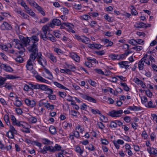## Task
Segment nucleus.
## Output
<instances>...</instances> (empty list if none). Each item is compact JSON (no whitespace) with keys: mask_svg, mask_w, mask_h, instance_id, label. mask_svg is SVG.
<instances>
[{"mask_svg":"<svg viewBox=\"0 0 157 157\" xmlns=\"http://www.w3.org/2000/svg\"><path fill=\"white\" fill-rule=\"evenodd\" d=\"M28 84L30 90H33L34 89H38V84H33L29 82Z\"/></svg>","mask_w":157,"mask_h":157,"instance_id":"nucleus-19","label":"nucleus"},{"mask_svg":"<svg viewBox=\"0 0 157 157\" xmlns=\"http://www.w3.org/2000/svg\"><path fill=\"white\" fill-rule=\"evenodd\" d=\"M58 94L60 97L63 98H64L67 95L66 93L64 92L58 91Z\"/></svg>","mask_w":157,"mask_h":157,"instance_id":"nucleus-52","label":"nucleus"},{"mask_svg":"<svg viewBox=\"0 0 157 157\" xmlns=\"http://www.w3.org/2000/svg\"><path fill=\"white\" fill-rule=\"evenodd\" d=\"M63 25H65V26L67 28V30L68 29H73L74 26L72 24L69 23H64Z\"/></svg>","mask_w":157,"mask_h":157,"instance_id":"nucleus-28","label":"nucleus"},{"mask_svg":"<svg viewBox=\"0 0 157 157\" xmlns=\"http://www.w3.org/2000/svg\"><path fill=\"white\" fill-rule=\"evenodd\" d=\"M47 56L53 62L55 63L56 62V57L52 54L48 53L47 55Z\"/></svg>","mask_w":157,"mask_h":157,"instance_id":"nucleus-21","label":"nucleus"},{"mask_svg":"<svg viewBox=\"0 0 157 157\" xmlns=\"http://www.w3.org/2000/svg\"><path fill=\"white\" fill-rule=\"evenodd\" d=\"M110 127L112 128H116L117 127V124L116 122V120L111 121L110 122Z\"/></svg>","mask_w":157,"mask_h":157,"instance_id":"nucleus-53","label":"nucleus"},{"mask_svg":"<svg viewBox=\"0 0 157 157\" xmlns=\"http://www.w3.org/2000/svg\"><path fill=\"white\" fill-rule=\"evenodd\" d=\"M40 106L44 105V106L47 109H53L54 108L55 105H51L48 102H44L42 100L40 101L39 103Z\"/></svg>","mask_w":157,"mask_h":157,"instance_id":"nucleus-10","label":"nucleus"},{"mask_svg":"<svg viewBox=\"0 0 157 157\" xmlns=\"http://www.w3.org/2000/svg\"><path fill=\"white\" fill-rule=\"evenodd\" d=\"M74 8L77 10H80L82 8V6L81 4H75L73 5Z\"/></svg>","mask_w":157,"mask_h":157,"instance_id":"nucleus-57","label":"nucleus"},{"mask_svg":"<svg viewBox=\"0 0 157 157\" xmlns=\"http://www.w3.org/2000/svg\"><path fill=\"white\" fill-rule=\"evenodd\" d=\"M104 18L108 22H113V19L111 17H110L108 14H106L104 16Z\"/></svg>","mask_w":157,"mask_h":157,"instance_id":"nucleus-36","label":"nucleus"},{"mask_svg":"<svg viewBox=\"0 0 157 157\" xmlns=\"http://www.w3.org/2000/svg\"><path fill=\"white\" fill-rule=\"evenodd\" d=\"M86 149L90 151H94L95 150L94 146L92 144H90L88 146L86 147Z\"/></svg>","mask_w":157,"mask_h":157,"instance_id":"nucleus-31","label":"nucleus"},{"mask_svg":"<svg viewBox=\"0 0 157 157\" xmlns=\"http://www.w3.org/2000/svg\"><path fill=\"white\" fill-rule=\"evenodd\" d=\"M20 38L21 40L17 39L14 40L15 43V47L19 50L18 52L22 56L25 52V49L23 45L25 47H27L32 42V40L31 37H25L23 36H21Z\"/></svg>","mask_w":157,"mask_h":157,"instance_id":"nucleus-1","label":"nucleus"},{"mask_svg":"<svg viewBox=\"0 0 157 157\" xmlns=\"http://www.w3.org/2000/svg\"><path fill=\"white\" fill-rule=\"evenodd\" d=\"M2 69L5 71L8 72H11L13 71V69L7 64L2 63Z\"/></svg>","mask_w":157,"mask_h":157,"instance_id":"nucleus-15","label":"nucleus"},{"mask_svg":"<svg viewBox=\"0 0 157 157\" xmlns=\"http://www.w3.org/2000/svg\"><path fill=\"white\" fill-rule=\"evenodd\" d=\"M101 144L103 145H107L109 144V141L106 139H101Z\"/></svg>","mask_w":157,"mask_h":157,"instance_id":"nucleus-59","label":"nucleus"},{"mask_svg":"<svg viewBox=\"0 0 157 157\" xmlns=\"http://www.w3.org/2000/svg\"><path fill=\"white\" fill-rule=\"evenodd\" d=\"M80 97L84 99L87 100L89 102L94 103L96 102V100L94 98L87 95L83 94L82 93L80 94Z\"/></svg>","mask_w":157,"mask_h":157,"instance_id":"nucleus-8","label":"nucleus"},{"mask_svg":"<svg viewBox=\"0 0 157 157\" xmlns=\"http://www.w3.org/2000/svg\"><path fill=\"white\" fill-rule=\"evenodd\" d=\"M0 48L5 51H7L8 50L7 46L6 45L2 44H0Z\"/></svg>","mask_w":157,"mask_h":157,"instance_id":"nucleus-45","label":"nucleus"},{"mask_svg":"<svg viewBox=\"0 0 157 157\" xmlns=\"http://www.w3.org/2000/svg\"><path fill=\"white\" fill-rule=\"evenodd\" d=\"M130 8L131 10V13L132 15H134L136 16L138 14V12L136 10L134 7V6H131Z\"/></svg>","mask_w":157,"mask_h":157,"instance_id":"nucleus-24","label":"nucleus"},{"mask_svg":"<svg viewBox=\"0 0 157 157\" xmlns=\"http://www.w3.org/2000/svg\"><path fill=\"white\" fill-rule=\"evenodd\" d=\"M80 18L81 20L87 21L90 18V16L87 14H84L80 17Z\"/></svg>","mask_w":157,"mask_h":157,"instance_id":"nucleus-25","label":"nucleus"},{"mask_svg":"<svg viewBox=\"0 0 157 157\" xmlns=\"http://www.w3.org/2000/svg\"><path fill=\"white\" fill-rule=\"evenodd\" d=\"M88 82L90 84V85L94 86H95L97 84L94 81H92L90 79L88 80Z\"/></svg>","mask_w":157,"mask_h":157,"instance_id":"nucleus-60","label":"nucleus"},{"mask_svg":"<svg viewBox=\"0 0 157 157\" xmlns=\"http://www.w3.org/2000/svg\"><path fill=\"white\" fill-rule=\"evenodd\" d=\"M136 44H143L144 41L141 39H137L136 40Z\"/></svg>","mask_w":157,"mask_h":157,"instance_id":"nucleus-62","label":"nucleus"},{"mask_svg":"<svg viewBox=\"0 0 157 157\" xmlns=\"http://www.w3.org/2000/svg\"><path fill=\"white\" fill-rule=\"evenodd\" d=\"M6 80V78L0 76V87H2V86L4 84Z\"/></svg>","mask_w":157,"mask_h":157,"instance_id":"nucleus-43","label":"nucleus"},{"mask_svg":"<svg viewBox=\"0 0 157 157\" xmlns=\"http://www.w3.org/2000/svg\"><path fill=\"white\" fill-rule=\"evenodd\" d=\"M41 141L42 143L45 145H50L53 143V142L46 138H42Z\"/></svg>","mask_w":157,"mask_h":157,"instance_id":"nucleus-17","label":"nucleus"},{"mask_svg":"<svg viewBox=\"0 0 157 157\" xmlns=\"http://www.w3.org/2000/svg\"><path fill=\"white\" fill-rule=\"evenodd\" d=\"M120 85L123 87L124 90L126 91H129L130 88L128 86L126 83H120Z\"/></svg>","mask_w":157,"mask_h":157,"instance_id":"nucleus-30","label":"nucleus"},{"mask_svg":"<svg viewBox=\"0 0 157 157\" xmlns=\"http://www.w3.org/2000/svg\"><path fill=\"white\" fill-rule=\"evenodd\" d=\"M29 122L32 123H35L37 121V119L35 117H31L28 118Z\"/></svg>","mask_w":157,"mask_h":157,"instance_id":"nucleus-34","label":"nucleus"},{"mask_svg":"<svg viewBox=\"0 0 157 157\" xmlns=\"http://www.w3.org/2000/svg\"><path fill=\"white\" fill-rule=\"evenodd\" d=\"M35 77L36 79L41 82H44V78L40 75H35Z\"/></svg>","mask_w":157,"mask_h":157,"instance_id":"nucleus-40","label":"nucleus"},{"mask_svg":"<svg viewBox=\"0 0 157 157\" xmlns=\"http://www.w3.org/2000/svg\"><path fill=\"white\" fill-rule=\"evenodd\" d=\"M104 43L105 44H108L106 45V47H111L113 44V42L110 41L109 39H106L104 40Z\"/></svg>","mask_w":157,"mask_h":157,"instance_id":"nucleus-23","label":"nucleus"},{"mask_svg":"<svg viewBox=\"0 0 157 157\" xmlns=\"http://www.w3.org/2000/svg\"><path fill=\"white\" fill-rule=\"evenodd\" d=\"M123 113V110L121 109L119 110H113L109 112V115L112 117H117L121 116V115Z\"/></svg>","mask_w":157,"mask_h":157,"instance_id":"nucleus-7","label":"nucleus"},{"mask_svg":"<svg viewBox=\"0 0 157 157\" xmlns=\"http://www.w3.org/2000/svg\"><path fill=\"white\" fill-rule=\"evenodd\" d=\"M31 40L32 42L29 45L27 49L29 52H32L30 56L33 55L36 57L37 54H38L37 42L39 41V38L37 36L33 35L31 37Z\"/></svg>","mask_w":157,"mask_h":157,"instance_id":"nucleus-2","label":"nucleus"},{"mask_svg":"<svg viewBox=\"0 0 157 157\" xmlns=\"http://www.w3.org/2000/svg\"><path fill=\"white\" fill-rule=\"evenodd\" d=\"M9 132H12L13 133H14L15 134L17 133V131L14 128L13 126L10 125Z\"/></svg>","mask_w":157,"mask_h":157,"instance_id":"nucleus-50","label":"nucleus"},{"mask_svg":"<svg viewBox=\"0 0 157 157\" xmlns=\"http://www.w3.org/2000/svg\"><path fill=\"white\" fill-rule=\"evenodd\" d=\"M0 56L5 61L7 60L8 57L4 53L2 52H0Z\"/></svg>","mask_w":157,"mask_h":157,"instance_id":"nucleus-48","label":"nucleus"},{"mask_svg":"<svg viewBox=\"0 0 157 157\" xmlns=\"http://www.w3.org/2000/svg\"><path fill=\"white\" fill-rule=\"evenodd\" d=\"M75 37L76 38L78 41H80L82 42V43L87 44V42H88L89 41V39L86 37H85V39H82L81 38V36H79L78 35H75Z\"/></svg>","mask_w":157,"mask_h":157,"instance_id":"nucleus-14","label":"nucleus"},{"mask_svg":"<svg viewBox=\"0 0 157 157\" xmlns=\"http://www.w3.org/2000/svg\"><path fill=\"white\" fill-rule=\"evenodd\" d=\"M49 26H47V25L44 26L42 28V29L43 31V33L42 34L44 35H46L47 34V31L49 30Z\"/></svg>","mask_w":157,"mask_h":157,"instance_id":"nucleus-27","label":"nucleus"},{"mask_svg":"<svg viewBox=\"0 0 157 157\" xmlns=\"http://www.w3.org/2000/svg\"><path fill=\"white\" fill-rule=\"evenodd\" d=\"M26 104L31 107H33L36 105V103L34 100H31L28 99H26L25 100Z\"/></svg>","mask_w":157,"mask_h":157,"instance_id":"nucleus-13","label":"nucleus"},{"mask_svg":"<svg viewBox=\"0 0 157 157\" xmlns=\"http://www.w3.org/2000/svg\"><path fill=\"white\" fill-rule=\"evenodd\" d=\"M90 24V26L91 27H93L95 26L98 25L97 22L94 21H91L90 22H89Z\"/></svg>","mask_w":157,"mask_h":157,"instance_id":"nucleus-47","label":"nucleus"},{"mask_svg":"<svg viewBox=\"0 0 157 157\" xmlns=\"http://www.w3.org/2000/svg\"><path fill=\"white\" fill-rule=\"evenodd\" d=\"M52 94H50L48 95V97L50 100H55L56 99V97L55 95Z\"/></svg>","mask_w":157,"mask_h":157,"instance_id":"nucleus-56","label":"nucleus"},{"mask_svg":"<svg viewBox=\"0 0 157 157\" xmlns=\"http://www.w3.org/2000/svg\"><path fill=\"white\" fill-rule=\"evenodd\" d=\"M138 25L136 28H141L147 27V26L146 25V24L143 22H139L137 24Z\"/></svg>","mask_w":157,"mask_h":157,"instance_id":"nucleus-38","label":"nucleus"},{"mask_svg":"<svg viewBox=\"0 0 157 157\" xmlns=\"http://www.w3.org/2000/svg\"><path fill=\"white\" fill-rule=\"evenodd\" d=\"M49 20V19L48 18L44 17L42 19L40 20L39 23H44L48 21Z\"/></svg>","mask_w":157,"mask_h":157,"instance_id":"nucleus-51","label":"nucleus"},{"mask_svg":"<svg viewBox=\"0 0 157 157\" xmlns=\"http://www.w3.org/2000/svg\"><path fill=\"white\" fill-rule=\"evenodd\" d=\"M47 151L51 152H54L53 147L46 145L44 147L43 149L40 148V152L43 154H46L47 153Z\"/></svg>","mask_w":157,"mask_h":157,"instance_id":"nucleus-5","label":"nucleus"},{"mask_svg":"<svg viewBox=\"0 0 157 157\" xmlns=\"http://www.w3.org/2000/svg\"><path fill=\"white\" fill-rule=\"evenodd\" d=\"M49 130L50 133L52 134H55L56 132L55 127L53 126H51L49 128Z\"/></svg>","mask_w":157,"mask_h":157,"instance_id":"nucleus-26","label":"nucleus"},{"mask_svg":"<svg viewBox=\"0 0 157 157\" xmlns=\"http://www.w3.org/2000/svg\"><path fill=\"white\" fill-rule=\"evenodd\" d=\"M67 66L68 68L72 71H74L76 70V68L74 66L68 65Z\"/></svg>","mask_w":157,"mask_h":157,"instance_id":"nucleus-58","label":"nucleus"},{"mask_svg":"<svg viewBox=\"0 0 157 157\" xmlns=\"http://www.w3.org/2000/svg\"><path fill=\"white\" fill-rule=\"evenodd\" d=\"M48 87V86L44 84H38V89H40L42 90L46 91Z\"/></svg>","mask_w":157,"mask_h":157,"instance_id":"nucleus-22","label":"nucleus"},{"mask_svg":"<svg viewBox=\"0 0 157 157\" xmlns=\"http://www.w3.org/2000/svg\"><path fill=\"white\" fill-rule=\"evenodd\" d=\"M36 57L32 55L30 56L29 59L27 60L26 67L27 70L29 71L32 70L33 69V62L34 61Z\"/></svg>","mask_w":157,"mask_h":157,"instance_id":"nucleus-4","label":"nucleus"},{"mask_svg":"<svg viewBox=\"0 0 157 157\" xmlns=\"http://www.w3.org/2000/svg\"><path fill=\"white\" fill-rule=\"evenodd\" d=\"M4 119L8 125H10V123L9 121V117L8 115L6 114L4 116Z\"/></svg>","mask_w":157,"mask_h":157,"instance_id":"nucleus-29","label":"nucleus"},{"mask_svg":"<svg viewBox=\"0 0 157 157\" xmlns=\"http://www.w3.org/2000/svg\"><path fill=\"white\" fill-rule=\"evenodd\" d=\"M61 24L60 21L57 18H54L52 20V22L49 24V26L50 27L53 28L54 25H60Z\"/></svg>","mask_w":157,"mask_h":157,"instance_id":"nucleus-11","label":"nucleus"},{"mask_svg":"<svg viewBox=\"0 0 157 157\" xmlns=\"http://www.w3.org/2000/svg\"><path fill=\"white\" fill-rule=\"evenodd\" d=\"M29 3L31 6H33L36 8L39 5L34 0H30Z\"/></svg>","mask_w":157,"mask_h":157,"instance_id":"nucleus-32","label":"nucleus"},{"mask_svg":"<svg viewBox=\"0 0 157 157\" xmlns=\"http://www.w3.org/2000/svg\"><path fill=\"white\" fill-rule=\"evenodd\" d=\"M54 51L59 55L62 53V51L60 49L57 48H55Z\"/></svg>","mask_w":157,"mask_h":157,"instance_id":"nucleus-63","label":"nucleus"},{"mask_svg":"<svg viewBox=\"0 0 157 157\" xmlns=\"http://www.w3.org/2000/svg\"><path fill=\"white\" fill-rule=\"evenodd\" d=\"M148 55L145 54L144 56L138 62V68L139 70H143L145 61L146 60Z\"/></svg>","mask_w":157,"mask_h":157,"instance_id":"nucleus-6","label":"nucleus"},{"mask_svg":"<svg viewBox=\"0 0 157 157\" xmlns=\"http://www.w3.org/2000/svg\"><path fill=\"white\" fill-rule=\"evenodd\" d=\"M63 126L65 129H66V128L67 127H71L72 126V124H69L66 122H64L63 123Z\"/></svg>","mask_w":157,"mask_h":157,"instance_id":"nucleus-55","label":"nucleus"},{"mask_svg":"<svg viewBox=\"0 0 157 157\" xmlns=\"http://www.w3.org/2000/svg\"><path fill=\"white\" fill-rule=\"evenodd\" d=\"M133 81L136 83L137 84H140L141 85H142V84H143V82L142 81L140 80L138 78H134L133 79Z\"/></svg>","mask_w":157,"mask_h":157,"instance_id":"nucleus-44","label":"nucleus"},{"mask_svg":"<svg viewBox=\"0 0 157 157\" xmlns=\"http://www.w3.org/2000/svg\"><path fill=\"white\" fill-rule=\"evenodd\" d=\"M61 146L57 144H56L55 146L53 147V148L54 150V152H55L56 151L61 150Z\"/></svg>","mask_w":157,"mask_h":157,"instance_id":"nucleus-39","label":"nucleus"},{"mask_svg":"<svg viewBox=\"0 0 157 157\" xmlns=\"http://www.w3.org/2000/svg\"><path fill=\"white\" fill-rule=\"evenodd\" d=\"M54 84L57 87H58L60 88V89H63L65 90H69L67 89L66 87L64 86L63 85H62L61 84L58 82H53Z\"/></svg>","mask_w":157,"mask_h":157,"instance_id":"nucleus-20","label":"nucleus"},{"mask_svg":"<svg viewBox=\"0 0 157 157\" xmlns=\"http://www.w3.org/2000/svg\"><path fill=\"white\" fill-rule=\"evenodd\" d=\"M0 28L2 30H11L13 28L12 26L6 22H4L1 25Z\"/></svg>","mask_w":157,"mask_h":157,"instance_id":"nucleus-9","label":"nucleus"},{"mask_svg":"<svg viewBox=\"0 0 157 157\" xmlns=\"http://www.w3.org/2000/svg\"><path fill=\"white\" fill-rule=\"evenodd\" d=\"M101 116L103 118V119L100 118V120L101 121L106 122L108 121V119L107 117L102 114L101 115Z\"/></svg>","mask_w":157,"mask_h":157,"instance_id":"nucleus-61","label":"nucleus"},{"mask_svg":"<svg viewBox=\"0 0 157 157\" xmlns=\"http://www.w3.org/2000/svg\"><path fill=\"white\" fill-rule=\"evenodd\" d=\"M146 106L149 108H154L156 107V105L155 104L153 105L152 101H150L148 102L147 105H146Z\"/></svg>","mask_w":157,"mask_h":157,"instance_id":"nucleus-37","label":"nucleus"},{"mask_svg":"<svg viewBox=\"0 0 157 157\" xmlns=\"http://www.w3.org/2000/svg\"><path fill=\"white\" fill-rule=\"evenodd\" d=\"M89 15L93 17H97L99 15V13L97 12H89Z\"/></svg>","mask_w":157,"mask_h":157,"instance_id":"nucleus-54","label":"nucleus"},{"mask_svg":"<svg viewBox=\"0 0 157 157\" xmlns=\"http://www.w3.org/2000/svg\"><path fill=\"white\" fill-rule=\"evenodd\" d=\"M15 12L18 14L21 15L23 12V11L21 10V9H15L14 10Z\"/></svg>","mask_w":157,"mask_h":157,"instance_id":"nucleus-64","label":"nucleus"},{"mask_svg":"<svg viewBox=\"0 0 157 157\" xmlns=\"http://www.w3.org/2000/svg\"><path fill=\"white\" fill-rule=\"evenodd\" d=\"M147 150L150 154H153L154 155H157V150L154 148L149 147L147 148Z\"/></svg>","mask_w":157,"mask_h":157,"instance_id":"nucleus-16","label":"nucleus"},{"mask_svg":"<svg viewBox=\"0 0 157 157\" xmlns=\"http://www.w3.org/2000/svg\"><path fill=\"white\" fill-rule=\"evenodd\" d=\"M15 60L16 62L21 63H22L23 59L22 57L19 56L15 59Z\"/></svg>","mask_w":157,"mask_h":157,"instance_id":"nucleus-49","label":"nucleus"},{"mask_svg":"<svg viewBox=\"0 0 157 157\" xmlns=\"http://www.w3.org/2000/svg\"><path fill=\"white\" fill-rule=\"evenodd\" d=\"M75 151L79 153L80 155H82L84 151L83 150H82L79 146L76 147Z\"/></svg>","mask_w":157,"mask_h":157,"instance_id":"nucleus-41","label":"nucleus"},{"mask_svg":"<svg viewBox=\"0 0 157 157\" xmlns=\"http://www.w3.org/2000/svg\"><path fill=\"white\" fill-rule=\"evenodd\" d=\"M143 48L142 46H138L137 44L134 47L132 48V49L135 50L136 51H139L142 50Z\"/></svg>","mask_w":157,"mask_h":157,"instance_id":"nucleus-33","label":"nucleus"},{"mask_svg":"<svg viewBox=\"0 0 157 157\" xmlns=\"http://www.w3.org/2000/svg\"><path fill=\"white\" fill-rule=\"evenodd\" d=\"M128 109L133 111H138L141 109V107L135 106L134 105H133V106H129Z\"/></svg>","mask_w":157,"mask_h":157,"instance_id":"nucleus-18","label":"nucleus"},{"mask_svg":"<svg viewBox=\"0 0 157 157\" xmlns=\"http://www.w3.org/2000/svg\"><path fill=\"white\" fill-rule=\"evenodd\" d=\"M69 56L76 62H78L80 60V57L75 52H72L70 53Z\"/></svg>","mask_w":157,"mask_h":157,"instance_id":"nucleus-12","label":"nucleus"},{"mask_svg":"<svg viewBox=\"0 0 157 157\" xmlns=\"http://www.w3.org/2000/svg\"><path fill=\"white\" fill-rule=\"evenodd\" d=\"M94 71L98 74L102 75H105L104 72L101 69L96 68L94 69Z\"/></svg>","mask_w":157,"mask_h":157,"instance_id":"nucleus-46","label":"nucleus"},{"mask_svg":"<svg viewBox=\"0 0 157 157\" xmlns=\"http://www.w3.org/2000/svg\"><path fill=\"white\" fill-rule=\"evenodd\" d=\"M38 63L43 67H45L47 64V62L45 57L43 56L41 53L37 54L36 57Z\"/></svg>","mask_w":157,"mask_h":157,"instance_id":"nucleus-3","label":"nucleus"},{"mask_svg":"<svg viewBox=\"0 0 157 157\" xmlns=\"http://www.w3.org/2000/svg\"><path fill=\"white\" fill-rule=\"evenodd\" d=\"M13 124V125H16L18 127L21 126V123H24V122L21 121H18L16 120V121L12 123Z\"/></svg>","mask_w":157,"mask_h":157,"instance_id":"nucleus-42","label":"nucleus"},{"mask_svg":"<svg viewBox=\"0 0 157 157\" xmlns=\"http://www.w3.org/2000/svg\"><path fill=\"white\" fill-rule=\"evenodd\" d=\"M97 125L99 128L101 130H103L105 128L104 124L101 122H98L97 123Z\"/></svg>","mask_w":157,"mask_h":157,"instance_id":"nucleus-35","label":"nucleus"}]
</instances>
